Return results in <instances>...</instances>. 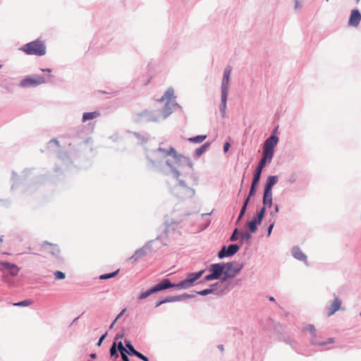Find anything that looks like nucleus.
I'll return each instance as SVG.
<instances>
[{
    "instance_id": "18",
    "label": "nucleus",
    "mask_w": 361,
    "mask_h": 361,
    "mask_svg": "<svg viewBox=\"0 0 361 361\" xmlns=\"http://www.w3.org/2000/svg\"><path fill=\"white\" fill-rule=\"evenodd\" d=\"M263 204L264 206L271 207L272 204V192L264 190Z\"/></svg>"
},
{
    "instance_id": "16",
    "label": "nucleus",
    "mask_w": 361,
    "mask_h": 361,
    "mask_svg": "<svg viewBox=\"0 0 361 361\" xmlns=\"http://www.w3.org/2000/svg\"><path fill=\"white\" fill-rule=\"evenodd\" d=\"M159 150L165 152L167 155L172 156L177 161H180L183 159H185L183 156L178 154L175 149L173 147H170L167 151L163 149H159Z\"/></svg>"
},
{
    "instance_id": "34",
    "label": "nucleus",
    "mask_w": 361,
    "mask_h": 361,
    "mask_svg": "<svg viewBox=\"0 0 361 361\" xmlns=\"http://www.w3.org/2000/svg\"><path fill=\"white\" fill-rule=\"evenodd\" d=\"M207 145H204L200 148L196 149L195 153L197 157H200L207 149Z\"/></svg>"
},
{
    "instance_id": "54",
    "label": "nucleus",
    "mask_w": 361,
    "mask_h": 361,
    "mask_svg": "<svg viewBox=\"0 0 361 361\" xmlns=\"http://www.w3.org/2000/svg\"><path fill=\"white\" fill-rule=\"evenodd\" d=\"M123 334H121V335H117V336H116V337H117V338H123Z\"/></svg>"
},
{
    "instance_id": "38",
    "label": "nucleus",
    "mask_w": 361,
    "mask_h": 361,
    "mask_svg": "<svg viewBox=\"0 0 361 361\" xmlns=\"http://www.w3.org/2000/svg\"><path fill=\"white\" fill-rule=\"evenodd\" d=\"M260 175L254 174L252 185H257L260 180Z\"/></svg>"
},
{
    "instance_id": "2",
    "label": "nucleus",
    "mask_w": 361,
    "mask_h": 361,
    "mask_svg": "<svg viewBox=\"0 0 361 361\" xmlns=\"http://www.w3.org/2000/svg\"><path fill=\"white\" fill-rule=\"evenodd\" d=\"M20 50L28 55L44 56L46 54V45L44 42L37 39L25 44Z\"/></svg>"
},
{
    "instance_id": "52",
    "label": "nucleus",
    "mask_w": 361,
    "mask_h": 361,
    "mask_svg": "<svg viewBox=\"0 0 361 361\" xmlns=\"http://www.w3.org/2000/svg\"><path fill=\"white\" fill-rule=\"evenodd\" d=\"M42 71L44 72H49V73L51 72V69H49V68L42 69Z\"/></svg>"
},
{
    "instance_id": "45",
    "label": "nucleus",
    "mask_w": 361,
    "mask_h": 361,
    "mask_svg": "<svg viewBox=\"0 0 361 361\" xmlns=\"http://www.w3.org/2000/svg\"><path fill=\"white\" fill-rule=\"evenodd\" d=\"M230 146H231L230 143L228 142L224 144V152H228Z\"/></svg>"
},
{
    "instance_id": "29",
    "label": "nucleus",
    "mask_w": 361,
    "mask_h": 361,
    "mask_svg": "<svg viewBox=\"0 0 361 361\" xmlns=\"http://www.w3.org/2000/svg\"><path fill=\"white\" fill-rule=\"evenodd\" d=\"M247 204H248V199H245L244 204L240 210L238 221H239L245 214Z\"/></svg>"
},
{
    "instance_id": "24",
    "label": "nucleus",
    "mask_w": 361,
    "mask_h": 361,
    "mask_svg": "<svg viewBox=\"0 0 361 361\" xmlns=\"http://www.w3.org/2000/svg\"><path fill=\"white\" fill-rule=\"evenodd\" d=\"M272 158H273L272 155H270V154L263 152V157H262V159L260 160L258 166L264 168L267 163L271 162Z\"/></svg>"
},
{
    "instance_id": "22",
    "label": "nucleus",
    "mask_w": 361,
    "mask_h": 361,
    "mask_svg": "<svg viewBox=\"0 0 361 361\" xmlns=\"http://www.w3.org/2000/svg\"><path fill=\"white\" fill-rule=\"evenodd\" d=\"M174 90L173 88L170 87L169 88L165 94L161 97V98L159 99V101L163 102L164 100L170 101L172 99L174 98Z\"/></svg>"
},
{
    "instance_id": "11",
    "label": "nucleus",
    "mask_w": 361,
    "mask_h": 361,
    "mask_svg": "<svg viewBox=\"0 0 361 361\" xmlns=\"http://www.w3.org/2000/svg\"><path fill=\"white\" fill-rule=\"evenodd\" d=\"M6 269L13 275L16 276L19 272V268L14 264L6 262H0V270Z\"/></svg>"
},
{
    "instance_id": "5",
    "label": "nucleus",
    "mask_w": 361,
    "mask_h": 361,
    "mask_svg": "<svg viewBox=\"0 0 361 361\" xmlns=\"http://www.w3.org/2000/svg\"><path fill=\"white\" fill-rule=\"evenodd\" d=\"M46 82V80L43 76L35 75L25 78L23 79L20 85L23 87H27L30 86H37Z\"/></svg>"
},
{
    "instance_id": "36",
    "label": "nucleus",
    "mask_w": 361,
    "mask_h": 361,
    "mask_svg": "<svg viewBox=\"0 0 361 361\" xmlns=\"http://www.w3.org/2000/svg\"><path fill=\"white\" fill-rule=\"evenodd\" d=\"M118 350H119V352L121 353V355H123V354H126L127 353V350L126 349L123 347V345L121 341H120L118 343Z\"/></svg>"
},
{
    "instance_id": "30",
    "label": "nucleus",
    "mask_w": 361,
    "mask_h": 361,
    "mask_svg": "<svg viewBox=\"0 0 361 361\" xmlns=\"http://www.w3.org/2000/svg\"><path fill=\"white\" fill-rule=\"evenodd\" d=\"M256 187H257V185H251V188H250V190L249 195H248V196L246 198V199H248V202L250 201V197L255 195Z\"/></svg>"
},
{
    "instance_id": "56",
    "label": "nucleus",
    "mask_w": 361,
    "mask_h": 361,
    "mask_svg": "<svg viewBox=\"0 0 361 361\" xmlns=\"http://www.w3.org/2000/svg\"><path fill=\"white\" fill-rule=\"evenodd\" d=\"M122 314H123V312L120 313V314L116 317L117 319L121 317V315Z\"/></svg>"
},
{
    "instance_id": "19",
    "label": "nucleus",
    "mask_w": 361,
    "mask_h": 361,
    "mask_svg": "<svg viewBox=\"0 0 361 361\" xmlns=\"http://www.w3.org/2000/svg\"><path fill=\"white\" fill-rule=\"evenodd\" d=\"M278 177L276 176H269L264 187V190L271 191L272 187L277 183Z\"/></svg>"
},
{
    "instance_id": "44",
    "label": "nucleus",
    "mask_w": 361,
    "mask_h": 361,
    "mask_svg": "<svg viewBox=\"0 0 361 361\" xmlns=\"http://www.w3.org/2000/svg\"><path fill=\"white\" fill-rule=\"evenodd\" d=\"M262 169L263 168L262 167H260L259 166H257L255 171V174H257V175H260L262 174Z\"/></svg>"
},
{
    "instance_id": "32",
    "label": "nucleus",
    "mask_w": 361,
    "mask_h": 361,
    "mask_svg": "<svg viewBox=\"0 0 361 361\" xmlns=\"http://www.w3.org/2000/svg\"><path fill=\"white\" fill-rule=\"evenodd\" d=\"M110 354H111V356H114L115 355L116 357H118V353L116 352V343H114L111 345V347L110 348Z\"/></svg>"
},
{
    "instance_id": "49",
    "label": "nucleus",
    "mask_w": 361,
    "mask_h": 361,
    "mask_svg": "<svg viewBox=\"0 0 361 361\" xmlns=\"http://www.w3.org/2000/svg\"><path fill=\"white\" fill-rule=\"evenodd\" d=\"M279 210V206L276 204L274 206V213H277Z\"/></svg>"
},
{
    "instance_id": "27",
    "label": "nucleus",
    "mask_w": 361,
    "mask_h": 361,
    "mask_svg": "<svg viewBox=\"0 0 361 361\" xmlns=\"http://www.w3.org/2000/svg\"><path fill=\"white\" fill-rule=\"evenodd\" d=\"M32 304V300H25L21 301V302H14L12 305L13 306L27 307V306L31 305Z\"/></svg>"
},
{
    "instance_id": "48",
    "label": "nucleus",
    "mask_w": 361,
    "mask_h": 361,
    "mask_svg": "<svg viewBox=\"0 0 361 361\" xmlns=\"http://www.w3.org/2000/svg\"><path fill=\"white\" fill-rule=\"evenodd\" d=\"M317 335L319 337L321 341H326L327 340V339H324V337L322 334H317Z\"/></svg>"
},
{
    "instance_id": "6",
    "label": "nucleus",
    "mask_w": 361,
    "mask_h": 361,
    "mask_svg": "<svg viewBox=\"0 0 361 361\" xmlns=\"http://www.w3.org/2000/svg\"><path fill=\"white\" fill-rule=\"evenodd\" d=\"M203 274V271H198L197 273H191L189 274L187 279L180 283H178L176 286L178 288H187L192 286V284L199 279Z\"/></svg>"
},
{
    "instance_id": "1",
    "label": "nucleus",
    "mask_w": 361,
    "mask_h": 361,
    "mask_svg": "<svg viewBox=\"0 0 361 361\" xmlns=\"http://www.w3.org/2000/svg\"><path fill=\"white\" fill-rule=\"evenodd\" d=\"M234 265L233 263H227L226 265L220 263L212 264L210 267L212 274L205 276V281L218 279L222 274L227 278L234 277L240 269V267L233 268Z\"/></svg>"
},
{
    "instance_id": "47",
    "label": "nucleus",
    "mask_w": 361,
    "mask_h": 361,
    "mask_svg": "<svg viewBox=\"0 0 361 361\" xmlns=\"http://www.w3.org/2000/svg\"><path fill=\"white\" fill-rule=\"evenodd\" d=\"M121 357L123 361H130L126 354H123V355H121Z\"/></svg>"
},
{
    "instance_id": "13",
    "label": "nucleus",
    "mask_w": 361,
    "mask_h": 361,
    "mask_svg": "<svg viewBox=\"0 0 361 361\" xmlns=\"http://www.w3.org/2000/svg\"><path fill=\"white\" fill-rule=\"evenodd\" d=\"M361 21V14L357 9H353L351 11L350 16L348 20V24L350 26L357 27Z\"/></svg>"
},
{
    "instance_id": "42",
    "label": "nucleus",
    "mask_w": 361,
    "mask_h": 361,
    "mask_svg": "<svg viewBox=\"0 0 361 361\" xmlns=\"http://www.w3.org/2000/svg\"><path fill=\"white\" fill-rule=\"evenodd\" d=\"M106 335H107V333H105L104 334H103V335L100 337V338H99V340L98 343H97V346H100V345H101V344L102 343L103 341H104V338H106Z\"/></svg>"
},
{
    "instance_id": "15",
    "label": "nucleus",
    "mask_w": 361,
    "mask_h": 361,
    "mask_svg": "<svg viewBox=\"0 0 361 361\" xmlns=\"http://www.w3.org/2000/svg\"><path fill=\"white\" fill-rule=\"evenodd\" d=\"M150 251V249L147 247H144L138 250H137L135 254L132 256L131 259H133L134 262L138 261L142 257L146 256L149 252Z\"/></svg>"
},
{
    "instance_id": "7",
    "label": "nucleus",
    "mask_w": 361,
    "mask_h": 361,
    "mask_svg": "<svg viewBox=\"0 0 361 361\" xmlns=\"http://www.w3.org/2000/svg\"><path fill=\"white\" fill-rule=\"evenodd\" d=\"M279 142V137L276 135H271L264 142L263 147V152L274 156V147Z\"/></svg>"
},
{
    "instance_id": "25",
    "label": "nucleus",
    "mask_w": 361,
    "mask_h": 361,
    "mask_svg": "<svg viewBox=\"0 0 361 361\" xmlns=\"http://www.w3.org/2000/svg\"><path fill=\"white\" fill-rule=\"evenodd\" d=\"M207 138V135H197L193 137H190L188 140L192 143H201Z\"/></svg>"
},
{
    "instance_id": "14",
    "label": "nucleus",
    "mask_w": 361,
    "mask_h": 361,
    "mask_svg": "<svg viewBox=\"0 0 361 361\" xmlns=\"http://www.w3.org/2000/svg\"><path fill=\"white\" fill-rule=\"evenodd\" d=\"M341 305V300L336 298L334 300L331 305L328 307V316H331L334 314L336 312L340 310Z\"/></svg>"
},
{
    "instance_id": "35",
    "label": "nucleus",
    "mask_w": 361,
    "mask_h": 361,
    "mask_svg": "<svg viewBox=\"0 0 361 361\" xmlns=\"http://www.w3.org/2000/svg\"><path fill=\"white\" fill-rule=\"evenodd\" d=\"M118 350H119V352L121 353V355H123V354H126L127 353V350L126 349L123 347V345L121 341H120L118 343Z\"/></svg>"
},
{
    "instance_id": "43",
    "label": "nucleus",
    "mask_w": 361,
    "mask_h": 361,
    "mask_svg": "<svg viewBox=\"0 0 361 361\" xmlns=\"http://www.w3.org/2000/svg\"><path fill=\"white\" fill-rule=\"evenodd\" d=\"M238 239V237H237V229H235L233 233V235H231V241H235Z\"/></svg>"
},
{
    "instance_id": "55",
    "label": "nucleus",
    "mask_w": 361,
    "mask_h": 361,
    "mask_svg": "<svg viewBox=\"0 0 361 361\" xmlns=\"http://www.w3.org/2000/svg\"><path fill=\"white\" fill-rule=\"evenodd\" d=\"M269 300H270L271 301H274V298L273 297H270V298H269Z\"/></svg>"
},
{
    "instance_id": "9",
    "label": "nucleus",
    "mask_w": 361,
    "mask_h": 361,
    "mask_svg": "<svg viewBox=\"0 0 361 361\" xmlns=\"http://www.w3.org/2000/svg\"><path fill=\"white\" fill-rule=\"evenodd\" d=\"M239 250V247L237 245H230L226 250V247H223L222 249L219 252L218 257L219 258H224L226 256H232L236 253Z\"/></svg>"
},
{
    "instance_id": "57",
    "label": "nucleus",
    "mask_w": 361,
    "mask_h": 361,
    "mask_svg": "<svg viewBox=\"0 0 361 361\" xmlns=\"http://www.w3.org/2000/svg\"><path fill=\"white\" fill-rule=\"evenodd\" d=\"M0 241L2 243L4 241L3 237H1Z\"/></svg>"
},
{
    "instance_id": "31",
    "label": "nucleus",
    "mask_w": 361,
    "mask_h": 361,
    "mask_svg": "<svg viewBox=\"0 0 361 361\" xmlns=\"http://www.w3.org/2000/svg\"><path fill=\"white\" fill-rule=\"evenodd\" d=\"M54 276H55V279L56 280H59V279H65L66 277V275L64 273H63L62 271H56L55 273H54Z\"/></svg>"
},
{
    "instance_id": "40",
    "label": "nucleus",
    "mask_w": 361,
    "mask_h": 361,
    "mask_svg": "<svg viewBox=\"0 0 361 361\" xmlns=\"http://www.w3.org/2000/svg\"><path fill=\"white\" fill-rule=\"evenodd\" d=\"M173 300H174L173 298H166V299H165L164 300L157 301V303H156V306L159 307L161 305H162L163 303L168 302H172Z\"/></svg>"
},
{
    "instance_id": "50",
    "label": "nucleus",
    "mask_w": 361,
    "mask_h": 361,
    "mask_svg": "<svg viewBox=\"0 0 361 361\" xmlns=\"http://www.w3.org/2000/svg\"><path fill=\"white\" fill-rule=\"evenodd\" d=\"M116 321H117V318H116V319H114V321L112 322V324H111V326H110V329H112V328L114 327V324H116Z\"/></svg>"
},
{
    "instance_id": "39",
    "label": "nucleus",
    "mask_w": 361,
    "mask_h": 361,
    "mask_svg": "<svg viewBox=\"0 0 361 361\" xmlns=\"http://www.w3.org/2000/svg\"><path fill=\"white\" fill-rule=\"evenodd\" d=\"M213 291H214L213 289L208 288V289H204V290H202L198 292V294H200L201 295H206L212 293Z\"/></svg>"
},
{
    "instance_id": "26",
    "label": "nucleus",
    "mask_w": 361,
    "mask_h": 361,
    "mask_svg": "<svg viewBox=\"0 0 361 361\" xmlns=\"http://www.w3.org/2000/svg\"><path fill=\"white\" fill-rule=\"evenodd\" d=\"M126 346L128 349L127 353L130 355H135L137 353V351L133 348L130 341H126Z\"/></svg>"
},
{
    "instance_id": "17",
    "label": "nucleus",
    "mask_w": 361,
    "mask_h": 361,
    "mask_svg": "<svg viewBox=\"0 0 361 361\" xmlns=\"http://www.w3.org/2000/svg\"><path fill=\"white\" fill-rule=\"evenodd\" d=\"M43 249L44 251L50 252L54 255H57L59 253V249L57 245H51L48 243H45L43 245Z\"/></svg>"
},
{
    "instance_id": "20",
    "label": "nucleus",
    "mask_w": 361,
    "mask_h": 361,
    "mask_svg": "<svg viewBox=\"0 0 361 361\" xmlns=\"http://www.w3.org/2000/svg\"><path fill=\"white\" fill-rule=\"evenodd\" d=\"M228 92L226 91H221V103L220 104V111L224 115L226 109V101Z\"/></svg>"
},
{
    "instance_id": "60",
    "label": "nucleus",
    "mask_w": 361,
    "mask_h": 361,
    "mask_svg": "<svg viewBox=\"0 0 361 361\" xmlns=\"http://www.w3.org/2000/svg\"><path fill=\"white\" fill-rule=\"evenodd\" d=\"M360 316H361V312H360Z\"/></svg>"
},
{
    "instance_id": "41",
    "label": "nucleus",
    "mask_w": 361,
    "mask_h": 361,
    "mask_svg": "<svg viewBox=\"0 0 361 361\" xmlns=\"http://www.w3.org/2000/svg\"><path fill=\"white\" fill-rule=\"evenodd\" d=\"M135 356H137L140 359L142 360L143 361H149V359L146 356H145L143 354H142L141 353H140L138 351H137V355H135Z\"/></svg>"
},
{
    "instance_id": "58",
    "label": "nucleus",
    "mask_w": 361,
    "mask_h": 361,
    "mask_svg": "<svg viewBox=\"0 0 361 361\" xmlns=\"http://www.w3.org/2000/svg\"><path fill=\"white\" fill-rule=\"evenodd\" d=\"M167 164H168V165H169V166L172 167V166L171 165V164H170L169 162H168Z\"/></svg>"
},
{
    "instance_id": "23",
    "label": "nucleus",
    "mask_w": 361,
    "mask_h": 361,
    "mask_svg": "<svg viewBox=\"0 0 361 361\" xmlns=\"http://www.w3.org/2000/svg\"><path fill=\"white\" fill-rule=\"evenodd\" d=\"M293 255L295 258L301 260V261H305L307 257L306 256L302 253V252L298 247H295L293 249L292 251Z\"/></svg>"
},
{
    "instance_id": "51",
    "label": "nucleus",
    "mask_w": 361,
    "mask_h": 361,
    "mask_svg": "<svg viewBox=\"0 0 361 361\" xmlns=\"http://www.w3.org/2000/svg\"><path fill=\"white\" fill-rule=\"evenodd\" d=\"M250 235L248 234V233H245L244 235H243V238H246L247 240L250 238Z\"/></svg>"
},
{
    "instance_id": "8",
    "label": "nucleus",
    "mask_w": 361,
    "mask_h": 361,
    "mask_svg": "<svg viewBox=\"0 0 361 361\" xmlns=\"http://www.w3.org/2000/svg\"><path fill=\"white\" fill-rule=\"evenodd\" d=\"M264 214L265 208L262 207L257 214V216L247 224L248 228L251 233H255L257 231V226L261 224L264 216Z\"/></svg>"
},
{
    "instance_id": "4",
    "label": "nucleus",
    "mask_w": 361,
    "mask_h": 361,
    "mask_svg": "<svg viewBox=\"0 0 361 361\" xmlns=\"http://www.w3.org/2000/svg\"><path fill=\"white\" fill-rule=\"evenodd\" d=\"M306 330L310 333L312 336L311 343L314 345L324 346L328 344L334 343L335 341L334 338H329L326 341H321L317 334L316 333L314 326L312 324H309L307 326Z\"/></svg>"
},
{
    "instance_id": "28",
    "label": "nucleus",
    "mask_w": 361,
    "mask_h": 361,
    "mask_svg": "<svg viewBox=\"0 0 361 361\" xmlns=\"http://www.w3.org/2000/svg\"><path fill=\"white\" fill-rule=\"evenodd\" d=\"M118 271H119V269H117L116 271H115L114 272H112L111 274H102L99 276V279L104 280V279H108L114 277L118 274Z\"/></svg>"
},
{
    "instance_id": "46",
    "label": "nucleus",
    "mask_w": 361,
    "mask_h": 361,
    "mask_svg": "<svg viewBox=\"0 0 361 361\" xmlns=\"http://www.w3.org/2000/svg\"><path fill=\"white\" fill-rule=\"evenodd\" d=\"M274 223L271 224V225L268 228V235H270L271 233L272 229L274 228Z\"/></svg>"
},
{
    "instance_id": "12",
    "label": "nucleus",
    "mask_w": 361,
    "mask_h": 361,
    "mask_svg": "<svg viewBox=\"0 0 361 361\" xmlns=\"http://www.w3.org/2000/svg\"><path fill=\"white\" fill-rule=\"evenodd\" d=\"M231 73V67L227 66L224 73V76L222 79L221 83V91L228 92V86H229V78Z\"/></svg>"
},
{
    "instance_id": "21",
    "label": "nucleus",
    "mask_w": 361,
    "mask_h": 361,
    "mask_svg": "<svg viewBox=\"0 0 361 361\" xmlns=\"http://www.w3.org/2000/svg\"><path fill=\"white\" fill-rule=\"evenodd\" d=\"M100 115L98 111H92V112H87L84 113L82 115V121L86 122L89 120L94 119Z\"/></svg>"
},
{
    "instance_id": "59",
    "label": "nucleus",
    "mask_w": 361,
    "mask_h": 361,
    "mask_svg": "<svg viewBox=\"0 0 361 361\" xmlns=\"http://www.w3.org/2000/svg\"><path fill=\"white\" fill-rule=\"evenodd\" d=\"M360 0H356L357 2H358Z\"/></svg>"
},
{
    "instance_id": "3",
    "label": "nucleus",
    "mask_w": 361,
    "mask_h": 361,
    "mask_svg": "<svg viewBox=\"0 0 361 361\" xmlns=\"http://www.w3.org/2000/svg\"><path fill=\"white\" fill-rule=\"evenodd\" d=\"M172 192L174 195L183 199L191 197L195 194L194 190L186 186L183 182L176 185Z\"/></svg>"
},
{
    "instance_id": "53",
    "label": "nucleus",
    "mask_w": 361,
    "mask_h": 361,
    "mask_svg": "<svg viewBox=\"0 0 361 361\" xmlns=\"http://www.w3.org/2000/svg\"><path fill=\"white\" fill-rule=\"evenodd\" d=\"M91 357L92 358H95L96 357V354H91Z\"/></svg>"
},
{
    "instance_id": "33",
    "label": "nucleus",
    "mask_w": 361,
    "mask_h": 361,
    "mask_svg": "<svg viewBox=\"0 0 361 361\" xmlns=\"http://www.w3.org/2000/svg\"><path fill=\"white\" fill-rule=\"evenodd\" d=\"M153 293H154L153 292H151V289H149L148 291H146V292H145V293H142L139 295L138 298H139L140 300H143V299H145V298H147L148 296H149L150 295H152V294H153Z\"/></svg>"
},
{
    "instance_id": "37",
    "label": "nucleus",
    "mask_w": 361,
    "mask_h": 361,
    "mask_svg": "<svg viewBox=\"0 0 361 361\" xmlns=\"http://www.w3.org/2000/svg\"><path fill=\"white\" fill-rule=\"evenodd\" d=\"M118 350H119V352L121 353V355H123V354H126L127 353V350L126 349L123 347V345L121 341H120L118 343Z\"/></svg>"
},
{
    "instance_id": "10",
    "label": "nucleus",
    "mask_w": 361,
    "mask_h": 361,
    "mask_svg": "<svg viewBox=\"0 0 361 361\" xmlns=\"http://www.w3.org/2000/svg\"><path fill=\"white\" fill-rule=\"evenodd\" d=\"M177 284L171 283L169 279H164L161 283L157 284L151 288V292L154 293L169 288L177 287Z\"/></svg>"
}]
</instances>
